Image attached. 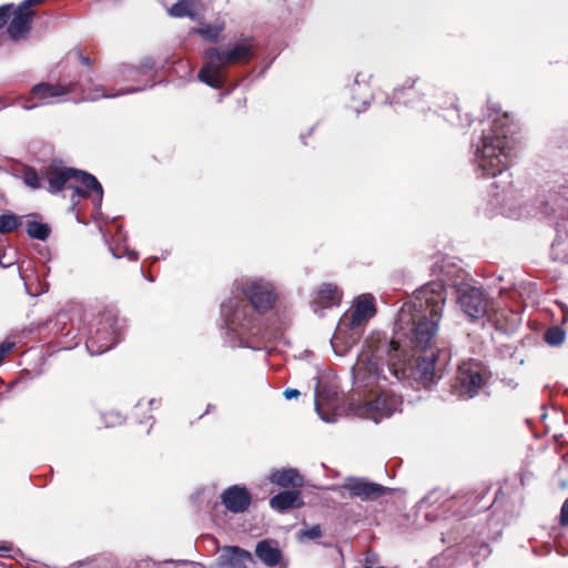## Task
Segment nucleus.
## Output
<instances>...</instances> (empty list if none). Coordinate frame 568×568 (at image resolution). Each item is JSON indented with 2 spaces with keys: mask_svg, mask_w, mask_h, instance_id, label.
I'll list each match as a JSON object with an SVG mask.
<instances>
[{
  "mask_svg": "<svg viewBox=\"0 0 568 568\" xmlns=\"http://www.w3.org/2000/svg\"><path fill=\"white\" fill-rule=\"evenodd\" d=\"M75 90H80L83 94V100L95 101L101 98L116 97L118 93H108L102 85L89 87L82 81L62 83L41 82L32 87L27 101L37 100L31 105H26L27 109L37 106L38 104L50 103L51 100L67 95Z\"/></svg>",
  "mask_w": 568,
  "mask_h": 568,
  "instance_id": "obj_4",
  "label": "nucleus"
},
{
  "mask_svg": "<svg viewBox=\"0 0 568 568\" xmlns=\"http://www.w3.org/2000/svg\"><path fill=\"white\" fill-rule=\"evenodd\" d=\"M22 225V216L11 212L0 214V233L8 234L17 231Z\"/></svg>",
  "mask_w": 568,
  "mask_h": 568,
  "instance_id": "obj_26",
  "label": "nucleus"
},
{
  "mask_svg": "<svg viewBox=\"0 0 568 568\" xmlns=\"http://www.w3.org/2000/svg\"><path fill=\"white\" fill-rule=\"evenodd\" d=\"M376 313V307L372 298L358 300L354 308L346 312L341 318V325L352 331L364 325Z\"/></svg>",
  "mask_w": 568,
  "mask_h": 568,
  "instance_id": "obj_14",
  "label": "nucleus"
},
{
  "mask_svg": "<svg viewBox=\"0 0 568 568\" xmlns=\"http://www.w3.org/2000/svg\"><path fill=\"white\" fill-rule=\"evenodd\" d=\"M124 321L114 310L105 308L92 321L85 345L91 355L111 349L122 338Z\"/></svg>",
  "mask_w": 568,
  "mask_h": 568,
  "instance_id": "obj_3",
  "label": "nucleus"
},
{
  "mask_svg": "<svg viewBox=\"0 0 568 568\" xmlns=\"http://www.w3.org/2000/svg\"><path fill=\"white\" fill-rule=\"evenodd\" d=\"M343 293L337 285L332 283H323L318 286L316 303L322 307H332L338 305Z\"/></svg>",
  "mask_w": 568,
  "mask_h": 568,
  "instance_id": "obj_23",
  "label": "nucleus"
},
{
  "mask_svg": "<svg viewBox=\"0 0 568 568\" xmlns=\"http://www.w3.org/2000/svg\"><path fill=\"white\" fill-rule=\"evenodd\" d=\"M204 59L205 63L199 71V79L213 89H222L225 83L222 77L223 64L220 61H215L209 48L204 51Z\"/></svg>",
  "mask_w": 568,
  "mask_h": 568,
  "instance_id": "obj_16",
  "label": "nucleus"
},
{
  "mask_svg": "<svg viewBox=\"0 0 568 568\" xmlns=\"http://www.w3.org/2000/svg\"><path fill=\"white\" fill-rule=\"evenodd\" d=\"M169 14L171 17H175V18H183V17L194 18V13L191 10V1L190 0H178V2L174 3L169 9Z\"/></svg>",
  "mask_w": 568,
  "mask_h": 568,
  "instance_id": "obj_31",
  "label": "nucleus"
},
{
  "mask_svg": "<svg viewBox=\"0 0 568 568\" xmlns=\"http://www.w3.org/2000/svg\"><path fill=\"white\" fill-rule=\"evenodd\" d=\"M566 333L559 326H551L546 329L544 341L550 346H559L565 342Z\"/></svg>",
  "mask_w": 568,
  "mask_h": 568,
  "instance_id": "obj_30",
  "label": "nucleus"
},
{
  "mask_svg": "<svg viewBox=\"0 0 568 568\" xmlns=\"http://www.w3.org/2000/svg\"><path fill=\"white\" fill-rule=\"evenodd\" d=\"M490 298L485 294L481 288L467 287L462 291L458 297V303L463 312L471 321L481 320L487 314Z\"/></svg>",
  "mask_w": 568,
  "mask_h": 568,
  "instance_id": "obj_9",
  "label": "nucleus"
},
{
  "mask_svg": "<svg viewBox=\"0 0 568 568\" xmlns=\"http://www.w3.org/2000/svg\"><path fill=\"white\" fill-rule=\"evenodd\" d=\"M419 78H407L400 85L393 90L389 97L390 104H410L420 100L423 92L417 87Z\"/></svg>",
  "mask_w": 568,
  "mask_h": 568,
  "instance_id": "obj_18",
  "label": "nucleus"
},
{
  "mask_svg": "<svg viewBox=\"0 0 568 568\" xmlns=\"http://www.w3.org/2000/svg\"><path fill=\"white\" fill-rule=\"evenodd\" d=\"M103 416H104V418H108V417L112 418L113 419L112 420V425L113 424H121L123 422V419H124L122 415H120L118 413H112V412L111 413H106Z\"/></svg>",
  "mask_w": 568,
  "mask_h": 568,
  "instance_id": "obj_39",
  "label": "nucleus"
},
{
  "mask_svg": "<svg viewBox=\"0 0 568 568\" xmlns=\"http://www.w3.org/2000/svg\"><path fill=\"white\" fill-rule=\"evenodd\" d=\"M270 481L282 488L298 489L304 486V477L295 468H282L271 473Z\"/></svg>",
  "mask_w": 568,
  "mask_h": 568,
  "instance_id": "obj_21",
  "label": "nucleus"
},
{
  "mask_svg": "<svg viewBox=\"0 0 568 568\" xmlns=\"http://www.w3.org/2000/svg\"><path fill=\"white\" fill-rule=\"evenodd\" d=\"M342 489L347 493V495L343 494V496L349 498L357 497L362 500H376L390 491L389 488L364 478H349L342 486Z\"/></svg>",
  "mask_w": 568,
  "mask_h": 568,
  "instance_id": "obj_11",
  "label": "nucleus"
},
{
  "mask_svg": "<svg viewBox=\"0 0 568 568\" xmlns=\"http://www.w3.org/2000/svg\"><path fill=\"white\" fill-rule=\"evenodd\" d=\"M75 169L62 165L60 161H52L44 170V180L48 182V191L55 194L63 189H69L74 178Z\"/></svg>",
  "mask_w": 568,
  "mask_h": 568,
  "instance_id": "obj_12",
  "label": "nucleus"
},
{
  "mask_svg": "<svg viewBox=\"0 0 568 568\" xmlns=\"http://www.w3.org/2000/svg\"><path fill=\"white\" fill-rule=\"evenodd\" d=\"M483 372V365L479 362H468L459 365L452 385L454 393L469 398L477 395L487 383Z\"/></svg>",
  "mask_w": 568,
  "mask_h": 568,
  "instance_id": "obj_6",
  "label": "nucleus"
},
{
  "mask_svg": "<svg viewBox=\"0 0 568 568\" xmlns=\"http://www.w3.org/2000/svg\"><path fill=\"white\" fill-rule=\"evenodd\" d=\"M77 55L81 64L85 65L91 73L93 61L89 57L83 55V53L80 50L77 51Z\"/></svg>",
  "mask_w": 568,
  "mask_h": 568,
  "instance_id": "obj_36",
  "label": "nucleus"
},
{
  "mask_svg": "<svg viewBox=\"0 0 568 568\" xmlns=\"http://www.w3.org/2000/svg\"><path fill=\"white\" fill-rule=\"evenodd\" d=\"M23 182L31 189L38 190L42 187L44 178L40 176L36 169L24 166L22 170Z\"/></svg>",
  "mask_w": 568,
  "mask_h": 568,
  "instance_id": "obj_29",
  "label": "nucleus"
},
{
  "mask_svg": "<svg viewBox=\"0 0 568 568\" xmlns=\"http://www.w3.org/2000/svg\"><path fill=\"white\" fill-rule=\"evenodd\" d=\"M446 302V290L442 283L430 282L416 290L410 302L405 303L398 312L397 325L408 337L412 348L430 351L429 355L416 357L410 364L406 351L395 339L385 335H372L366 341L357 362L358 374L367 379V385L382 388L387 382L384 366L396 379L414 377L424 387H429L442 377L440 365L449 354L446 351L432 349L438 324Z\"/></svg>",
  "mask_w": 568,
  "mask_h": 568,
  "instance_id": "obj_1",
  "label": "nucleus"
},
{
  "mask_svg": "<svg viewBox=\"0 0 568 568\" xmlns=\"http://www.w3.org/2000/svg\"><path fill=\"white\" fill-rule=\"evenodd\" d=\"M209 49L212 51L215 61H220L224 68L248 64L255 55L254 40L251 37L235 43L230 50H222L216 47Z\"/></svg>",
  "mask_w": 568,
  "mask_h": 568,
  "instance_id": "obj_8",
  "label": "nucleus"
},
{
  "mask_svg": "<svg viewBox=\"0 0 568 568\" xmlns=\"http://www.w3.org/2000/svg\"><path fill=\"white\" fill-rule=\"evenodd\" d=\"M516 314L509 310L496 308L490 300L489 307L485 317L497 329L507 332L510 328V322H514Z\"/></svg>",
  "mask_w": 568,
  "mask_h": 568,
  "instance_id": "obj_22",
  "label": "nucleus"
},
{
  "mask_svg": "<svg viewBox=\"0 0 568 568\" xmlns=\"http://www.w3.org/2000/svg\"><path fill=\"white\" fill-rule=\"evenodd\" d=\"M560 525L568 526V498L564 501L560 509Z\"/></svg>",
  "mask_w": 568,
  "mask_h": 568,
  "instance_id": "obj_35",
  "label": "nucleus"
},
{
  "mask_svg": "<svg viewBox=\"0 0 568 568\" xmlns=\"http://www.w3.org/2000/svg\"><path fill=\"white\" fill-rule=\"evenodd\" d=\"M4 263H6V260H2V257H0V264H1L2 266H7V264H4Z\"/></svg>",
  "mask_w": 568,
  "mask_h": 568,
  "instance_id": "obj_44",
  "label": "nucleus"
},
{
  "mask_svg": "<svg viewBox=\"0 0 568 568\" xmlns=\"http://www.w3.org/2000/svg\"><path fill=\"white\" fill-rule=\"evenodd\" d=\"M400 399L393 393L382 390L373 400H355L348 403V410L357 417L368 418L375 423L389 417L400 405Z\"/></svg>",
  "mask_w": 568,
  "mask_h": 568,
  "instance_id": "obj_5",
  "label": "nucleus"
},
{
  "mask_svg": "<svg viewBox=\"0 0 568 568\" xmlns=\"http://www.w3.org/2000/svg\"><path fill=\"white\" fill-rule=\"evenodd\" d=\"M26 232L28 236L31 239L45 241L51 233V227L47 223L38 221H27Z\"/></svg>",
  "mask_w": 568,
  "mask_h": 568,
  "instance_id": "obj_25",
  "label": "nucleus"
},
{
  "mask_svg": "<svg viewBox=\"0 0 568 568\" xmlns=\"http://www.w3.org/2000/svg\"><path fill=\"white\" fill-rule=\"evenodd\" d=\"M239 325L241 326L242 329H245V331L252 329L250 322H247V323L243 322V323H240Z\"/></svg>",
  "mask_w": 568,
  "mask_h": 568,
  "instance_id": "obj_40",
  "label": "nucleus"
},
{
  "mask_svg": "<svg viewBox=\"0 0 568 568\" xmlns=\"http://www.w3.org/2000/svg\"><path fill=\"white\" fill-rule=\"evenodd\" d=\"M4 263H6V260H2V257H0V264H1L2 266H7V264H4Z\"/></svg>",
  "mask_w": 568,
  "mask_h": 568,
  "instance_id": "obj_43",
  "label": "nucleus"
},
{
  "mask_svg": "<svg viewBox=\"0 0 568 568\" xmlns=\"http://www.w3.org/2000/svg\"><path fill=\"white\" fill-rule=\"evenodd\" d=\"M11 20L8 24L7 32L12 41H20L28 38L32 28V21L36 11H26V8H13Z\"/></svg>",
  "mask_w": 568,
  "mask_h": 568,
  "instance_id": "obj_15",
  "label": "nucleus"
},
{
  "mask_svg": "<svg viewBox=\"0 0 568 568\" xmlns=\"http://www.w3.org/2000/svg\"><path fill=\"white\" fill-rule=\"evenodd\" d=\"M44 0H24L19 7L26 8V11H34L32 7L43 3Z\"/></svg>",
  "mask_w": 568,
  "mask_h": 568,
  "instance_id": "obj_37",
  "label": "nucleus"
},
{
  "mask_svg": "<svg viewBox=\"0 0 568 568\" xmlns=\"http://www.w3.org/2000/svg\"><path fill=\"white\" fill-rule=\"evenodd\" d=\"M283 394L286 399H293L297 398L301 395V392L295 388H286Z\"/></svg>",
  "mask_w": 568,
  "mask_h": 568,
  "instance_id": "obj_38",
  "label": "nucleus"
},
{
  "mask_svg": "<svg viewBox=\"0 0 568 568\" xmlns=\"http://www.w3.org/2000/svg\"><path fill=\"white\" fill-rule=\"evenodd\" d=\"M240 313H241V311H240V310H236V311L234 312V317H235V318H239Z\"/></svg>",
  "mask_w": 568,
  "mask_h": 568,
  "instance_id": "obj_42",
  "label": "nucleus"
},
{
  "mask_svg": "<svg viewBox=\"0 0 568 568\" xmlns=\"http://www.w3.org/2000/svg\"><path fill=\"white\" fill-rule=\"evenodd\" d=\"M323 536V530L321 525H313L311 527H306L301 529L298 532L300 539H308V540H317Z\"/></svg>",
  "mask_w": 568,
  "mask_h": 568,
  "instance_id": "obj_32",
  "label": "nucleus"
},
{
  "mask_svg": "<svg viewBox=\"0 0 568 568\" xmlns=\"http://www.w3.org/2000/svg\"><path fill=\"white\" fill-rule=\"evenodd\" d=\"M224 29H225V23L220 22V23H215V24H203L196 30V32L203 39L215 43L219 41L220 36L224 31Z\"/></svg>",
  "mask_w": 568,
  "mask_h": 568,
  "instance_id": "obj_27",
  "label": "nucleus"
},
{
  "mask_svg": "<svg viewBox=\"0 0 568 568\" xmlns=\"http://www.w3.org/2000/svg\"><path fill=\"white\" fill-rule=\"evenodd\" d=\"M69 190L72 191L71 200L75 203L80 199L89 197L95 194L99 201L102 200L103 189L97 178L85 171L77 170L72 183L69 185Z\"/></svg>",
  "mask_w": 568,
  "mask_h": 568,
  "instance_id": "obj_10",
  "label": "nucleus"
},
{
  "mask_svg": "<svg viewBox=\"0 0 568 568\" xmlns=\"http://www.w3.org/2000/svg\"><path fill=\"white\" fill-rule=\"evenodd\" d=\"M13 4H3L0 7V29L3 28L12 16Z\"/></svg>",
  "mask_w": 568,
  "mask_h": 568,
  "instance_id": "obj_33",
  "label": "nucleus"
},
{
  "mask_svg": "<svg viewBox=\"0 0 568 568\" xmlns=\"http://www.w3.org/2000/svg\"><path fill=\"white\" fill-rule=\"evenodd\" d=\"M255 556L267 567H276L283 561V552L273 539L260 540L255 546Z\"/></svg>",
  "mask_w": 568,
  "mask_h": 568,
  "instance_id": "obj_20",
  "label": "nucleus"
},
{
  "mask_svg": "<svg viewBox=\"0 0 568 568\" xmlns=\"http://www.w3.org/2000/svg\"><path fill=\"white\" fill-rule=\"evenodd\" d=\"M14 345L16 344L13 342L9 341L0 343V364L3 362L6 355L13 349Z\"/></svg>",
  "mask_w": 568,
  "mask_h": 568,
  "instance_id": "obj_34",
  "label": "nucleus"
},
{
  "mask_svg": "<svg viewBox=\"0 0 568 568\" xmlns=\"http://www.w3.org/2000/svg\"><path fill=\"white\" fill-rule=\"evenodd\" d=\"M211 408H214V405H207V409L205 413H209Z\"/></svg>",
  "mask_w": 568,
  "mask_h": 568,
  "instance_id": "obj_45",
  "label": "nucleus"
},
{
  "mask_svg": "<svg viewBox=\"0 0 568 568\" xmlns=\"http://www.w3.org/2000/svg\"><path fill=\"white\" fill-rule=\"evenodd\" d=\"M91 81H92V78H91V77H89V78H88V83H91Z\"/></svg>",
  "mask_w": 568,
  "mask_h": 568,
  "instance_id": "obj_46",
  "label": "nucleus"
},
{
  "mask_svg": "<svg viewBox=\"0 0 568 568\" xmlns=\"http://www.w3.org/2000/svg\"><path fill=\"white\" fill-rule=\"evenodd\" d=\"M442 116L454 126L466 128L473 123L470 115L468 113L462 114L460 106L455 102L444 110Z\"/></svg>",
  "mask_w": 568,
  "mask_h": 568,
  "instance_id": "obj_24",
  "label": "nucleus"
},
{
  "mask_svg": "<svg viewBox=\"0 0 568 568\" xmlns=\"http://www.w3.org/2000/svg\"><path fill=\"white\" fill-rule=\"evenodd\" d=\"M352 97L357 100L362 105H367L373 100V93L367 84L361 83L357 80L352 87Z\"/></svg>",
  "mask_w": 568,
  "mask_h": 568,
  "instance_id": "obj_28",
  "label": "nucleus"
},
{
  "mask_svg": "<svg viewBox=\"0 0 568 568\" xmlns=\"http://www.w3.org/2000/svg\"><path fill=\"white\" fill-rule=\"evenodd\" d=\"M509 123V116L505 113L495 119L493 134H485L481 139V148L477 150L478 168L483 176L495 178L503 173L509 165V141L503 129Z\"/></svg>",
  "mask_w": 568,
  "mask_h": 568,
  "instance_id": "obj_2",
  "label": "nucleus"
},
{
  "mask_svg": "<svg viewBox=\"0 0 568 568\" xmlns=\"http://www.w3.org/2000/svg\"><path fill=\"white\" fill-rule=\"evenodd\" d=\"M241 292L252 308L258 314H265L271 311L277 298L274 287L263 281L245 283L242 285Z\"/></svg>",
  "mask_w": 568,
  "mask_h": 568,
  "instance_id": "obj_7",
  "label": "nucleus"
},
{
  "mask_svg": "<svg viewBox=\"0 0 568 568\" xmlns=\"http://www.w3.org/2000/svg\"><path fill=\"white\" fill-rule=\"evenodd\" d=\"M253 562V555L250 551L239 546H225L217 559L216 568H248Z\"/></svg>",
  "mask_w": 568,
  "mask_h": 568,
  "instance_id": "obj_17",
  "label": "nucleus"
},
{
  "mask_svg": "<svg viewBox=\"0 0 568 568\" xmlns=\"http://www.w3.org/2000/svg\"><path fill=\"white\" fill-rule=\"evenodd\" d=\"M272 509L285 513L290 509H298L304 506L302 494L298 489L283 490L270 499Z\"/></svg>",
  "mask_w": 568,
  "mask_h": 568,
  "instance_id": "obj_19",
  "label": "nucleus"
},
{
  "mask_svg": "<svg viewBox=\"0 0 568 568\" xmlns=\"http://www.w3.org/2000/svg\"><path fill=\"white\" fill-rule=\"evenodd\" d=\"M221 503L233 514L245 513L252 504V494L245 486L232 485L221 493Z\"/></svg>",
  "mask_w": 568,
  "mask_h": 568,
  "instance_id": "obj_13",
  "label": "nucleus"
},
{
  "mask_svg": "<svg viewBox=\"0 0 568 568\" xmlns=\"http://www.w3.org/2000/svg\"><path fill=\"white\" fill-rule=\"evenodd\" d=\"M322 397H323V392H321V393H318V394H317L316 408H318V407H320V400L322 399Z\"/></svg>",
  "mask_w": 568,
  "mask_h": 568,
  "instance_id": "obj_41",
  "label": "nucleus"
}]
</instances>
